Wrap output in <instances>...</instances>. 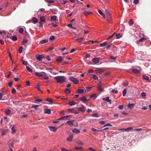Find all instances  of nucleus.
Instances as JSON below:
<instances>
[{"mask_svg":"<svg viewBox=\"0 0 151 151\" xmlns=\"http://www.w3.org/2000/svg\"><path fill=\"white\" fill-rule=\"evenodd\" d=\"M66 79V77L63 76H59L55 77V79L57 83H63L65 82Z\"/></svg>","mask_w":151,"mask_h":151,"instance_id":"obj_1","label":"nucleus"},{"mask_svg":"<svg viewBox=\"0 0 151 151\" xmlns=\"http://www.w3.org/2000/svg\"><path fill=\"white\" fill-rule=\"evenodd\" d=\"M69 80L75 84L78 83V81L73 76H70L69 78Z\"/></svg>","mask_w":151,"mask_h":151,"instance_id":"obj_2","label":"nucleus"},{"mask_svg":"<svg viewBox=\"0 0 151 151\" xmlns=\"http://www.w3.org/2000/svg\"><path fill=\"white\" fill-rule=\"evenodd\" d=\"M69 117V115H66L58 119V120H67Z\"/></svg>","mask_w":151,"mask_h":151,"instance_id":"obj_3","label":"nucleus"},{"mask_svg":"<svg viewBox=\"0 0 151 151\" xmlns=\"http://www.w3.org/2000/svg\"><path fill=\"white\" fill-rule=\"evenodd\" d=\"M104 70L101 68H98L95 70V72L96 73H99L101 74L104 72Z\"/></svg>","mask_w":151,"mask_h":151,"instance_id":"obj_4","label":"nucleus"},{"mask_svg":"<svg viewBox=\"0 0 151 151\" xmlns=\"http://www.w3.org/2000/svg\"><path fill=\"white\" fill-rule=\"evenodd\" d=\"M50 130L52 132H55L57 130V128H55L54 127L49 126L48 127Z\"/></svg>","mask_w":151,"mask_h":151,"instance_id":"obj_5","label":"nucleus"},{"mask_svg":"<svg viewBox=\"0 0 151 151\" xmlns=\"http://www.w3.org/2000/svg\"><path fill=\"white\" fill-rule=\"evenodd\" d=\"M78 109L79 111H85V106L83 105H81L80 107L78 108Z\"/></svg>","mask_w":151,"mask_h":151,"instance_id":"obj_6","label":"nucleus"},{"mask_svg":"<svg viewBox=\"0 0 151 151\" xmlns=\"http://www.w3.org/2000/svg\"><path fill=\"white\" fill-rule=\"evenodd\" d=\"M92 60L95 64H97L99 63V59L98 58H94L92 59Z\"/></svg>","mask_w":151,"mask_h":151,"instance_id":"obj_7","label":"nucleus"},{"mask_svg":"<svg viewBox=\"0 0 151 151\" xmlns=\"http://www.w3.org/2000/svg\"><path fill=\"white\" fill-rule=\"evenodd\" d=\"M14 141L13 139L10 140L8 142V145L9 147H12L14 144Z\"/></svg>","mask_w":151,"mask_h":151,"instance_id":"obj_8","label":"nucleus"},{"mask_svg":"<svg viewBox=\"0 0 151 151\" xmlns=\"http://www.w3.org/2000/svg\"><path fill=\"white\" fill-rule=\"evenodd\" d=\"M102 100L104 101H106L107 102H108L110 104H111V100L109 99V97H107L106 98H103L102 99Z\"/></svg>","mask_w":151,"mask_h":151,"instance_id":"obj_9","label":"nucleus"},{"mask_svg":"<svg viewBox=\"0 0 151 151\" xmlns=\"http://www.w3.org/2000/svg\"><path fill=\"white\" fill-rule=\"evenodd\" d=\"M81 101L83 103H85V102L88 101L89 100L87 99L85 96H83L81 98Z\"/></svg>","mask_w":151,"mask_h":151,"instance_id":"obj_10","label":"nucleus"},{"mask_svg":"<svg viewBox=\"0 0 151 151\" xmlns=\"http://www.w3.org/2000/svg\"><path fill=\"white\" fill-rule=\"evenodd\" d=\"M97 88L99 91L101 92H103L104 91V88L101 86L100 85H98Z\"/></svg>","mask_w":151,"mask_h":151,"instance_id":"obj_11","label":"nucleus"},{"mask_svg":"<svg viewBox=\"0 0 151 151\" xmlns=\"http://www.w3.org/2000/svg\"><path fill=\"white\" fill-rule=\"evenodd\" d=\"M74 122V120H71L70 121H68L66 123L69 125H73V122Z\"/></svg>","mask_w":151,"mask_h":151,"instance_id":"obj_12","label":"nucleus"},{"mask_svg":"<svg viewBox=\"0 0 151 151\" xmlns=\"http://www.w3.org/2000/svg\"><path fill=\"white\" fill-rule=\"evenodd\" d=\"M36 58L37 60L39 61H42V55H38L36 56Z\"/></svg>","mask_w":151,"mask_h":151,"instance_id":"obj_13","label":"nucleus"},{"mask_svg":"<svg viewBox=\"0 0 151 151\" xmlns=\"http://www.w3.org/2000/svg\"><path fill=\"white\" fill-rule=\"evenodd\" d=\"M72 132L75 134H78L80 132V131L77 128H74Z\"/></svg>","mask_w":151,"mask_h":151,"instance_id":"obj_14","label":"nucleus"},{"mask_svg":"<svg viewBox=\"0 0 151 151\" xmlns=\"http://www.w3.org/2000/svg\"><path fill=\"white\" fill-rule=\"evenodd\" d=\"M134 106V104H129L127 105V107L129 109H132Z\"/></svg>","mask_w":151,"mask_h":151,"instance_id":"obj_15","label":"nucleus"},{"mask_svg":"<svg viewBox=\"0 0 151 151\" xmlns=\"http://www.w3.org/2000/svg\"><path fill=\"white\" fill-rule=\"evenodd\" d=\"M57 17L55 15L52 16L50 17V19L52 21H56Z\"/></svg>","mask_w":151,"mask_h":151,"instance_id":"obj_16","label":"nucleus"},{"mask_svg":"<svg viewBox=\"0 0 151 151\" xmlns=\"http://www.w3.org/2000/svg\"><path fill=\"white\" fill-rule=\"evenodd\" d=\"M44 113L48 114H51V111L50 109H47L45 110Z\"/></svg>","mask_w":151,"mask_h":151,"instance_id":"obj_17","label":"nucleus"},{"mask_svg":"<svg viewBox=\"0 0 151 151\" xmlns=\"http://www.w3.org/2000/svg\"><path fill=\"white\" fill-rule=\"evenodd\" d=\"M73 138V136L70 135L67 138V140L68 142H70L72 140Z\"/></svg>","mask_w":151,"mask_h":151,"instance_id":"obj_18","label":"nucleus"},{"mask_svg":"<svg viewBox=\"0 0 151 151\" xmlns=\"http://www.w3.org/2000/svg\"><path fill=\"white\" fill-rule=\"evenodd\" d=\"M1 132H2L1 135L3 136H4V135H6V133L7 132V130H6L5 129H2L1 130Z\"/></svg>","mask_w":151,"mask_h":151,"instance_id":"obj_19","label":"nucleus"},{"mask_svg":"<svg viewBox=\"0 0 151 151\" xmlns=\"http://www.w3.org/2000/svg\"><path fill=\"white\" fill-rule=\"evenodd\" d=\"M56 60L59 62H61L62 61L63 59L61 57L59 56L57 58Z\"/></svg>","mask_w":151,"mask_h":151,"instance_id":"obj_20","label":"nucleus"},{"mask_svg":"<svg viewBox=\"0 0 151 151\" xmlns=\"http://www.w3.org/2000/svg\"><path fill=\"white\" fill-rule=\"evenodd\" d=\"M84 90L83 89H78L77 90V92L78 93H83Z\"/></svg>","mask_w":151,"mask_h":151,"instance_id":"obj_21","label":"nucleus"},{"mask_svg":"<svg viewBox=\"0 0 151 151\" xmlns=\"http://www.w3.org/2000/svg\"><path fill=\"white\" fill-rule=\"evenodd\" d=\"M94 42L93 41H85L84 42V44H93Z\"/></svg>","mask_w":151,"mask_h":151,"instance_id":"obj_22","label":"nucleus"},{"mask_svg":"<svg viewBox=\"0 0 151 151\" xmlns=\"http://www.w3.org/2000/svg\"><path fill=\"white\" fill-rule=\"evenodd\" d=\"M40 21L41 22H44L45 20V18L44 16H41L40 17Z\"/></svg>","mask_w":151,"mask_h":151,"instance_id":"obj_23","label":"nucleus"},{"mask_svg":"<svg viewBox=\"0 0 151 151\" xmlns=\"http://www.w3.org/2000/svg\"><path fill=\"white\" fill-rule=\"evenodd\" d=\"M48 40L47 39L43 40L40 42V43L41 44H43L48 42Z\"/></svg>","mask_w":151,"mask_h":151,"instance_id":"obj_24","label":"nucleus"},{"mask_svg":"<svg viewBox=\"0 0 151 151\" xmlns=\"http://www.w3.org/2000/svg\"><path fill=\"white\" fill-rule=\"evenodd\" d=\"M107 44V43L106 42H105L103 43H101L100 44V47H104L106 46Z\"/></svg>","mask_w":151,"mask_h":151,"instance_id":"obj_25","label":"nucleus"},{"mask_svg":"<svg viewBox=\"0 0 151 151\" xmlns=\"http://www.w3.org/2000/svg\"><path fill=\"white\" fill-rule=\"evenodd\" d=\"M132 72L134 73H138L140 72V70H138L136 69H132Z\"/></svg>","mask_w":151,"mask_h":151,"instance_id":"obj_26","label":"nucleus"},{"mask_svg":"<svg viewBox=\"0 0 151 151\" xmlns=\"http://www.w3.org/2000/svg\"><path fill=\"white\" fill-rule=\"evenodd\" d=\"M35 75L38 77H41L42 76V75L41 73L36 72L35 73Z\"/></svg>","mask_w":151,"mask_h":151,"instance_id":"obj_27","label":"nucleus"},{"mask_svg":"<svg viewBox=\"0 0 151 151\" xmlns=\"http://www.w3.org/2000/svg\"><path fill=\"white\" fill-rule=\"evenodd\" d=\"M32 20L33 21V22L34 24H35L37 22V18L35 17H33Z\"/></svg>","mask_w":151,"mask_h":151,"instance_id":"obj_28","label":"nucleus"},{"mask_svg":"<svg viewBox=\"0 0 151 151\" xmlns=\"http://www.w3.org/2000/svg\"><path fill=\"white\" fill-rule=\"evenodd\" d=\"M75 104V103L73 101H71L68 103V104L70 106L74 105Z\"/></svg>","mask_w":151,"mask_h":151,"instance_id":"obj_29","label":"nucleus"},{"mask_svg":"<svg viewBox=\"0 0 151 151\" xmlns=\"http://www.w3.org/2000/svg\"><path fill=\"white\" fill-rule=\"evenodd\" d=\"M97 97V95L96 94H93L91 96V98H93V99H95Z\"/></svg>","mask_w":151,"mask_h":151,"instance_id":"obj_30","label":"nucleus"},{"mask_svg":"<svg viewBox=\"0 0 151 151\" xmlns=\"http://www.w3.org/2000/svg\"><path fill=\"white\" fill-rule=\"evenodd\" d=\"M11 111L9 109L6 110L5 111V113L6 114H9L11 113Z\"/></svg>","mask_w":151,"mask_h":151,"instance_id":"obj_31","label":"nucleus"},{"mask_svg":"<svg viewBox=\"0 0 151 151\" xmlns=\"http://www.w3.org/2000/svg\"><path fill=\"white\" fill-rule=\"evenodd\" d=\"M26 68L29 72H32V69L28 66H26Z\"/></svg>","mask_w":151,"mask_h":151,"instance_id":"obj_32","label":"nucleus"},{"mask_svg":"<svg viewBox=\"0 0 151 151\" xmlns=\"http://www.w3.org/2000/svg\"><path fill=\"white\" fill-rule=\"evenodd\" d=\"M128 84V82L127 81H125L122 83V85L125 86H127Z\"/></svg>","mask_w":151,"mask_h":151,"instance_id":"obj_33","label":"nucleus"},{"mask_svg":"<svg viewBox=\"0 0 151 151\" xmlns=\"http://www.w3.org/2000/svg\"><path fill=\"white\" fill-rule=\"evenodd\" d=\"M46 100L48 102H50L51 103L53 102L52 100L50 98H47L46 99Z\"/></svg>","mask_w":151,"mask_h":151,"instance_id":"obj_34","label":"nucleus"},{"mask_svg":"<svg viewBox=\"0 0 151 151\" xmlns=\"http://www.w3.org/2000/svg\"><path fill=\"white\" fill-rule=\"evenodd\" d=\"M11 130H12V134L15 133L16 132V130L14 129V127L13 126L11 128Z\"/></svg>","mask_w":151,"mask_h":151,"instance_id":"obj_35","label":"nucleus"},{"mask_svg":"<svg viewBox=\"0 0 151 151\" xmlns=\"http://www.w3.org/2000/svg\"><path fill=\"white\" fill-rule=\"evenodd\" d=\"M83 38H79L77 39L76 40L78 42H81L83 39Z\"/></svg>","mask_w":151,"mask_h":151,"instance_id":"obj_36","label":"nucleus"},{"mask_svg":"<svg viewBox=\"0 0 151 151\" xmlns=\"http://www.w3.org/2000/svg\"><path fill=\"white\" fill-rule=\"evenodd\" d=\"M143 79L147 81L149 80V77L146 75L144 76L143 77Z\"/></svg>","mask_w":151,"mask_h":151,"instance_id":"obj_37","label":"nucleus"},{"mask_svg":"<svg viewBox=\"0 0 151 151\" xmlns=\"http://www.w3.org/2000/svg\"><path fill=\"white\" fill-rule=\"evenodd\" d=\"M127 90L126 89H124L122 92V95L123 96H125L127 93Z\"/></svg>","mask_w":151,"mask_h":151,"instance_id":"obj_38","label":"nucleus"},{"mask_svg":"<svg viewBox=\"0 0 151 151\" xmlns=\"http://www.w3.org/2000/svg\"><path fill=\"white\" fill-rule=\"evenodd\" d=\"M12 39L13 41H15L17 40V38L16 36H14L12 37Z\"/></svg>","mask_w":151,"mask_h":151,"instance_id":"obj_39","label":"nucleus"},{"mask_svg":"<svg viewBox=\"0 0 151 151\" xmlns=\"http://www.w3.org/2000/svg\"><path fill=\"white\" fill-rule=\"evenodd\" d=\"M116 38L118 39H119L122 36L120 35V34L119 33L118 34H116Z\"/></svg>","mask_w":151,"mask_h":151,"instance_id":"obj_40","label":"nucleus"},{"mask_svg":"<svg viewBox=\"0 0 151 151\" xmlns=\"http://www.w3.org/2000/svg\"><path fill=\"white\" fill-rule=\"evenodd\" d=\"M92 78L95 80H98V78L95 75H93V76Z\"/></svg>","mask_w":151,"mask_h":151,"instance_id":"obj_41","label":"nucleus"},{"mask_svg":"<svg viewBox=\"0 0 151 151\" xmlns=\"http://www.w3.org/2000/svg\"><path fill=\"white\" fill-rule=\"evenodd\" d=\"M76 143L77 144L79 145H82L83 144V143L80 140L77 141Z\"/></svg>","mask_w":151,"mask_h":151,"instance_id":"obj_42","label":"nucleus"},{"mask_svg":"<svg viewBox=\"0 0 151 151\" xmlns=\"http://www.w3.org/2000/svg\"><path fill=\"white\" fill-rule=\"evenodd\" d=\"M19 33L22 34L24 32L23 29L22 28H20L19 30Z\"/></svg>","mask_w":151,"mask_h":151,"instance_id":"obj_43","label":"nucleus"},{"mask_svg":"<svg viewBox=\"0 0 151 151\" xmlns=\"http://www.w3.org/2000/svg\"><path fill=\"white\" fill-rule=\"evenodd\" d=\"M83 13L86 16H87L89 14L88 12L86 10L83 11Z\"/></svg>","mask_w":151,"mask_h":151,"instance_id":"obj_44","label":"nucleus"},{"mask_svg":"<svg viewBox=\"0 0 151 151\" xmlns=\"http://www.w3.org/2000/svg\"><path fill=\"white\" fill-rule=\"evenodd\" d=\"M42 101V100L39 99H37L35 100V102H41Z\"/></svg>","mask_w":151,"mask_h":151,"instance_id":"obj_45","label":"nucleus"},{"mask_svg":"<svg viewBox=\"0 0 151 151\" xmlns=\"http://www.w3.org/2000/svg\"><path fill=\"white\" fill-rule=\"evenodd\" d=\"M23 49V47L22 46H21L19 50V52L20 53H21L22 52Z\"/></svg>","mask_w":151,"mask_h":151,"instance_id":"obj_46","label":"nucleus"},{"mask_svg":"<svg viewBox=\"0 0 151 151\" xmlns=\"http://www.w3.org/2000/svg\"><path fill=\"white\" fill-rule=\"evenodd\" d=\"M22 61L23 64L24 65H27L28 64V63L27 61H24L23 60H22Z\"/></svg>","mask_w":151,"mask_h":151,"instance_id":"obj_47","label":"nucleus"},{"mask_svg":"<svg viewBox=\"0 0 151 151\" xmlns=\"http://www.w3.org/2000/svg\"><path fill=\"white\" fill-rule=\"evenodd\" d=\"M68 111L71 112L72 113H74V110L73 109H68Z\"/></svg>","mask_w":151,"mask_h":151,"instance_id":"obj_48","label":"nucleus"},{"mask_svg":"<svg viewBox=\"0 0 151 151\" xmlns=\"http://www.w3.org/2000/svg\"><path fill=\"white\" fill-rule=\"evenodd\" d=\"M129 24L131 25H132L134 24V22L132 19H130L129 21Z\"/></svg>","mask_w":151,"mask_h":151,"instance_id":"obj_49","label":"nucleus"},{"mask_svg":"<svg viewBox=\"0 0 151 151\" xmlns=\"http://www.w3.org/2000/svg\"><path fill=\"white\" fill-rule=\"evenodd\" d=\"M115 34V33H114L112 35H111L110 37H108L107 39H106V40H109V39L112 38V37H113L114 36V35Z\"/></svg>","mask_w":151,"mask_h":151,"instance_id":"obj_50","label":"nucleus"},{"mask_svg":"<svg viewBox=\"0 0 151 151\" xmlns=\"http://www.w3.org/2000/svg\"><path fill=\"white\" fill-rule=\"evenodd\" d=\"M39 106L37 105H34L32 106V108H35V109L37 110V108Z\"/></svg>","mask_w":151,"mask_h":151,"instance_id":"obj_51","label":"nucleus"},{"mask_svg":"<svg viewBox=\"0 0 151 151\" xmlns=\"http://www.w3.org/2000/svg\"><path fill=\"white\" fill-rule=\"evenodd\" d=\"M99 123L101 125H104L105 124V122L103 121H101L99 122Z\"/></svg>","mask_w":151,"mask_h":151,"instance_id":"obj_52","label":"nucleus"},{"mask_svg":"<svg viewBox=\"0 0 151 151\" xmlns=\"http://www.w3.org/2000/svg\"><path fill=\"white\" fill-rule=\"evenodd\" d=\"M55 39V37L53 36H51L49 38L50 40H54Z\"/></svg>","mask_w":151,"mask_h":151,"instance_id":"obj_53","label":"nucleus"},{"mask_svg":"<svg viewBox=\"0 0 151 151\" xmlns=\"http://www.w3.org/2000/svg\"><path fill=\"white\" fill-rule=\"evenodd\" d=\"M133 128L132 127H129L125 129V131H128L129 130H132V129Z\"/></svg>","mask_w":151,"mask_h":151,"instance_id":"obj_54","label":"nucleus"},{"mask_svg":"<svg viewBox=\"0 0 151 151\" xmlns=\"http://www.w3.org/2000/svg\"><path fill=\"white\" fill-rule=\"evenodd\" d=\"M111 92L113 93H117L118 92V91L117 90H116L114 89H113L112 90Z\"/></svg>","mask_w":151,"mask_h":151,"instance_id":"obj_55","label":"nucleus"},{"mask_svg":"<svg viewBox=\"0 0 151 151\" xmlns=\"http://www.w3.org/2000/svg\"><path fill=\"white\" fill-rule=\"evenodd\" d=\"M105 12L108 15V17H109V11L107 10V9H106L105 10Z\"/></svg>","mask_w":151,"mask_h":151,"instance_id":"obj_56","label":"nucleus"},{"mask_svg":"<svg viewBox=\"0 0 151 151\" xmlns=\"http://www.w3.org/2000/svg\"><path fill=\"white\" fill-rule=\"evenodd\" d=\"M92 116L96 117H99V116L98 115V114L97 113H94L92 115Z\"/></svg>","mask_w":151,"mask_h":151,"instance_id":"obj_57","label":"nucleus"},{"mask_svg":"<svg viewBox=\"0 0 151 151\" xmlns=\"http://www.w3.org/2000/svg\"><path fill=\"white\" fill-rule=\"evenodd\" d=\"M65 91L67 93H70V91L69 90L68 88H66L65 90Z\"/></svg>","mask_w":151,"mask_h":151,"instance_id":"obj_58","label":"nucleus"},{"mask_svg":"<svg viewBox=\"0 0 151 151\" xmlns=\"http://www.w3.org/2000/svg\"><path fill=\"white\" fill-rule=\"evenodd\" d=\"M67 1H65L62 0L60 1V3L62 4H64L66 3Z\"/></svg>","mask_w":151,"mask_h":151,"instance_id":"obj_59","label":"nucleus"},{"mask_svg":"<svg viewBox=\"0 0 151 151\" xmlns=\"http://www.w3.org/2000/svg\"><path fill=\"white\" fill-rule=\"evenodd\" d=\"M99 13L101 15H103L104 13L102 12L101 10H99L98 11Z\"/></svg>","mask_w":151,"mask_h":151,"instance_id":"obj_60","label":"nucleus"},{"mask_svg":"<svg viewBox=\"0 0 151 151\" xmlns=\"http://www.w3.org/2000/svg\"><path fill=\"white\" fill-rule=\"evenodd\" d=\"M146 38H144V37L141 38L139 40V42H142L144 40H146Z\"/></svg>","mask_w":151,"mask_h":151,"instance_id":"obj_61","label":"nucleus"},{"mask_svg":"<svg viewBox=\"0 0 151 151\" xmlns=\"http://www.w3.org/2000/svg\"><path fill=\"white\" fill-rule=\"evenodd\" d=\"M141 96H142L144 97L146 96V93L144 92H142L141 93Z\"/></svg>","mask_w":151,"mask_h":151,"instance_id":"obj_62","label":"nucleus"},{"mask_svg":"<svg viewBox=\"0 0 151 151\" xmlns=\"http://www.w3.org/2000/svg\"><path fill=\"white\" fill-rule=\"evenodd\" d=\"M67 26L68 27H69V28H70L71 29H72V28L73 27L72 25V24H68L67 25Z\"/></svg>","mask_w":151,"mask_h":151,"instance_id":"obj_63","label":"nucleus"},{"mask_svg":"<svg viewBox=\"0 0 151 151\" xmlns=\"http://www.w3.org/2000/svg\"><path fill=\"white\" fill-rule=\"evenodd\" d=\"M119 109H122L123 108V105H120L118 106Z\"/></svg>","mask_w":151,"mask_h":151,"instance_id":"obj_64","label":"nucleus"}]
</instances>
